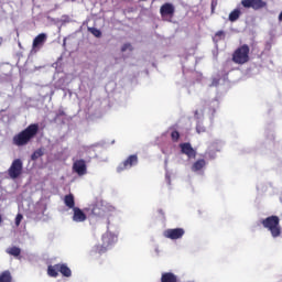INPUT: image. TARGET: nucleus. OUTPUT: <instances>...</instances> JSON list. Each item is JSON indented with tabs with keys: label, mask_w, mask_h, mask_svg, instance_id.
<instances>
[{
	"label": "nucleus",
	"mask_w": 282,
	"mask_h": 282,
	"mask_svg": "<svg viewBox=\"0 0 282 282\" xmlns=\"http://www.w3.org/2000/svg\"><path fill=\"white\" fill-rule=\"evenodd\" d=\"M197 113H198V111L196 110V111H195V116H197Z\"/></svg>",
	"instance_id": "34"
},
{
	"label": "nucleus",
	"mask_w": 282,
	"mask_h": 282,
	"mask_svg": "<svg viewBox=\"0 0 282 282\" xmlns=\"http://www.w3.org/2000/svg\"><path fill=\"white\" fill-rule=\"evenodd\" d=\"M21 221H23V215L18 214L15 217V226H21Z\"/></svg>",
	"instance_id": "27"
},
{
	"label": "nucleus",
	"mask_w": 282,
	"mask_h": 282,
	"mask_svg": "<svg viewBox=\"0 0 282 282\" xmlns=\"http://www.w3.org/2000/svg\"><path fill=\"white\" fill-rule=\"evenodd\" d=\"M73 171L74 173H77V175L79 176L87 175V163L85 162V160H76L73 163Z\"/></svg>",
	"instance_id": "9"
},
{
	"label": "nucleus",
	"mask_w": 282,
	"mask_h": 282,
	"mask_svg": "<svg viewBox=\"0 0 282 282\" xmlns=\"http://www.w3.org/2000/svg\"><path fill=\"white\" fill-rule=\"evenodd\" d=\"M88 32H90L93 36H96V39H100V36H102V32H100V30L97 28H88Z\"/></svg>",
	"instance_id": "24"
},
{
	"label": "nucleus",
	"mask_w": 282,
	"mask_h": 282,
	"mask_svg": "<svg viewBox=\"0 0 282 282\" xmlns=\"http://www.w3.org/2000/svg\"><path fill=\"white\" fill-rule=\"evenodd\" d=\"M23 174V161L21 159H15L12 161L9 170L8 175L11 180H19Z\"/></svg>",
	"instance_id": "5"
},
{
	"label": "nucleus",
	"mask_w": 282,
	"mask_h": 282,
	"mask_svg": "<svg viewBox=\"0 0 282 282\" xmlns=\"http://www.w3.org/2000/svg\"><path fill=\"white\" fill-rule=\"evenodd\" d=\"M279 21H282V12L279 14Z\"/></svg>",
	"instance_id": "33"
},
{
	"label": "nucleus",
	"mask_w": 282,
	"mask_h": 282,
	"mask_svg": "<svg viewBox=\"0 0 282 282\" xmlns=\"http://www.w3.org/2000/svg\"><path fill=\"white\" fill-rule=\"evenodd\" d=\"M127 50H133V46H131L130 43H126L121 47V52H127Z\"/></svg>",
	"instance_id": "29"
},
{
	"label": "nucleus",
	"mask_w": 282,
	"mask_h": 282,
	"mask_svg": "<svg viewBox=\"0 0 282 282\" xmlns=\"http://www.w3.org/2000/svg\"><path fill=\"white\" fill-rule=\"evenodd\" d=\"M212 12H215V2H212Z\"/></svg>",
	"instance_id": "31"
},
{
	"label": "nucleus",
	"mask_w": 282,
	"mask_h": 282,
	"mask_svg": "<svg viewBox=\"0 0 282 282\" xmlns=\"http://www.w3.org/2000/svg\"><path fill=\"white\" fill-rule=\"evenodd\" d=\"M158 213H159V215H161L162 217H164V210H163V209H159Z\"/></svg>",
	"instance_id": "30"
},
{
	"label": "nucleus",
	"mask_w": 282,
	"mask_h": 282,
	"mask_svg": "<svg viewBox=\"0 0 282 282\" xmlns=\"http://www.w3.org/2000/svg\"><path fill=\"white\" fill-rule=\"evenodd\" d=\"M177 275L173 272H163L161 274V282H177Z\"/></svg>",
	"instance_id": "16"
},
{
	"label": "nucleus",
	"mask_w": 282,
	"mask_h": 282,
	"mask_svg": "<svg viewBox=\"0 0 282 282\" xmlns=\"http://www.w3.org/2000/svg\"><path fill=\"white\" fill-rule=\"evenodd\" d=\"M240 17H241V10L235 9L229 13V21H231V23H235V21H238Z\"/></svg>",
	"instance_id": "20"
},
{
	"label": "nucleus",
	"mask_w": 282,
	"mask_h": 282,
	"mask_svg": "<svg viewBox=\"0 0 282 282\" xmlns=\"http://www.w3.org/2000/svg\"><path fill=\"white\" fill-rule=\"evenodd\" d=\"M39 135V123H31L12 139L14 147H28Z\"/></svg>",
	"instance_id": "1"
},
{
	"label": "nucleus",
	"mask_w": 282,
	"mask_h": 282,
	"mask_svg": "<svg viewBox=\"0 0 282 282\" xmlns=\"http://www.w3.org/2000/svg\"><path fill=\"white\" fill-rule=\"evenodd\" d=\"M231 61L236 63V65H246V63L250 61V46H248V44L239 46L234 52Z\"/></svg>",
	"instance_id": "3"
},
{
	"label": "nucleus",
	"mask_w": 282,
	"mask_h": 282,
	"mask_svg": "<svg viewBox=\"0 0 282 282\" xmlns=\"http://www.w3.org/2000/svg\"><path fill=\"white\" fill-rule=\"evenodd\" d=\"M109 246H111V236L108 234L102 236V245H96L93 247L90 254L96 256L99 254V257H102L109 250Z\"/></svg>",
	"instance_id": "6"
},
{
	"label": "nucleus",
	"mask_w": 282,
	"mask_h": 282,
	"mask_svg": "<svg viewBox=\"0 0 282 282\" xmlns=\"http://www.w3.org/2000/svg\"><path fill=\"white\" fill-rule=\"evenodd\" d=\"M160 14L161 17H173V14H175V6H173L171 2L164 3L160 8Z\"/></svg>",
	"instance_id": "14"
},
{
	"label": "nucleus",
	"mask_w": 282,
	"mask_h": 282,
	"mask_svg": "<svg viewBox=\"0 0 282 282\" xmlns=\"http://www.w3.org/2000/svg\"><path fill=\"white\" fill-rule=\"evenodd\" d=\"M137 164L138 154H131L117 166V173H122V171H127V169H132V166H137Z\"/></svg>",
	"instance_id": "7"
},
{
	"label": "nucleus",
	"mask_w": 282,
	"mask_h": 282,
	"mask_svg": "<svg viewBox=\"0 0 282 282\" xmlns=\"http://www.w3.org/2000/svg\"><path fill=\"white\" fill-rule=\"evenodd\" d=\"M196 131H197V133H205L206 132V128L198 123L196 126Z\"/></svg>",
	"instance_id": "28"
},
{
	"label": "nucleus",
	"mask_w": 282,
	"mask_h": 282,
	"mask_svg": "<svg viewBox=\"0 0 282 282\" xmlns=\"http://www.w3.org/2000/svg\"><path fill=\"white\" fill-rule=\"evenodd\" d=\"M84 212L90 213V217H94L95 219H104V217L107 215V207L102 205V203L96 202L95 204L85 208Z\"/></svg>",
	"instance_id": "4"
},
{
	"label": "nucleus",
	"mask_w": 282,
	"mask_h": 282,
	"mask_svg": "<svg viewBox=\"0 0 282 282\" xmlns=\"http://www.w3.org/2000/svg\"><path fill=\"white\" fill-rule=\"evenodd\" d=\"M226 37V33L224 31H217L215 34L216 41H223Z\"/></svg>",
	"instance_id": "26"
},
{
	"label": "nucleus",
	"mask_w": 282,
	"mask_h": 282,
	"mask_svg": "<svg viewBox=\"0 0 282 282\" xmlns=\"http://www.w3.org/2000/svg\"><path fill=\"white\" fill-rule=\"evenodd\" d=\"M260 223L263 226V228H265L267 230H269V232H271V237H273V239L281 237L282 228H281V218H279V216H274V215L269 216L264 219H261Z\"/></svg>",
	"instance_id": "2"
},
{
	"label": "nucleus",
	"mask_w": 282,
	"mask_h": 282,
	"mask_svg": "<svg viewBox=\"0 0 282 282\" xmlns=\"http://www.w3.org/2000/svg\"><path fill=\"white\" fill-rule=\"evenodd\" d=\"M45 153L43 152V149H37L35 150L32 155H31V160H33V162H35V160H39V158H43Z\"/></svg>",
	"instance_id": "23"
},
{
	"label": "nucleus",
	"mask_w": 282,
	"mask_h": 282,
	"mask_svg": "<svg viewBox=\"0 0 282 282\" xmlns=\"http://www.w3.org/2000/svg\"><path fill=\"white\" fill-rule=\"evenodd\" d=\"M3 224V217L0 214V225Z\"/></svg>",
	"instance_id": "32"
},
{
	"label": "nucleus",
	"mask_w": 282,
	"mask_h": 282,
	"mask_svg": "<svg viewBox=\"0 0 282 282\" xmlns=\"http://www.w3.org/2000/svg\"><path fill=\"white\" fill-rule=\"evenodd\" d=\"M73 221L76 224H82L83 221H87V214L80 207H75L73 209Z\"/></svg>",
	"instance_id": "13"
},
{
	"label": "nucleus",
	"mask_w": 282,
	"mask_h": 282,
	"mask_svg": "<svg viewBox=\"0 0 282 282\" xmlns=\"http://www.w3.org/2000/svg\"><path fill=\"white\" fill-rule=\"evenodd\" d=\"M0 282H12V273L6 270L0 273Z\"/></svg>",
	"instance_id": "21"
},
{
	"label": "nucleus",
	"mask_w": 282,
	"mask_h": 282,
	"mask_svg": "<svg viewBox=\"0 0 282 282\" xmlns=\"http://www.w3.org/2000/svg\"><path fill=\"white\" fill-rule=\"evenodd\" d=\"M64 204L67 208L74 210L76 208V200L74 199V194H67L64 196Z\"/></svg>",
	"instance_id": "15"
},
{
	"label": "nucleus",
	"mask_w": 282,
	"mask_h": 282,
	"mask_svg": "<svg viewBox=\"0 0 282 282\" xmlns=\"http://www.w3.org/2000/svg\"><path fill=\"white\" fill-rule=\"evenodd\" d=\"M45 41H47V34L45 33H40L35 36L32 44V52H39V50L45 45Z\"/></svg>",
	"instance_id": "10"
},
{
	"label": "nucleus",
	"mask_w": 282,
	"mask_h": 282,
	"mask_svg": "<svg viewBox=\"0 0 282 282\" xmlns=\"http://www.w3.org/2000/svg\"><path fill=\"white\" fill-rule=\"evenodd\" d=\"M171 140L172 142H180V131L173 130L171 132Z\"/></svg>",
	"instance_id": "25"
},
{
	"label": "nucleus",
	"mask_w": 282,
	"mask_h": 282,
	"mask_svg": "<svg viewBox=\"0 0 282 282\" xmlns=\"http://www.w3.org/2000/svg\"><path fill=\"white\" fill-rule=\"evenodd\" d=\"M180 149H181V153H183L184 155H187V158H196L197 152L195 151V149H193V145H191V143L186 142V143H181L180 144Z\"/></svg>",
	"instance_id": "12"
},
{
	"label": "nucleus",
	"mask_w": 282,
	"mask_h": 282,
	"mask_svg": "<svg viewBox=\"0 0 282 282\" xmlns=\"http://www.w3.org/2000/svg\"><path fill=\"white\" fill-rule=\"evenodd\" d=\"M57 265H58V272H61L63 276H66L67 279H69V276H72V269H69V267H67V264L57 263Z\"/></svg>",
	"instance_id": "17"
},
{
	"label": "nucleus",
	"mask_w": 282,
	"mask_h": 282,
	"mask_svg": "<svg viewBox=\"0 0 282 282\" xmlns=\"http://www.w3.org/2000/svg\"><path fill=\"white\" fill-rule=\"evenodd\" d=\"M47 274L48 276H53L54 279H56V276H58V263L54 265H48Z\"/></svg>",
	"instance_id": "19"
},
{
	"label": "nucleus",
	"mask_w": 282,
	"mask_h": 282,
	"mask_svg": "<svg viewBox=\"0 0 282 282\" xmlns=\"http://www.w3.org/2000/svg\"><path fill=\"white\" fill-rule=\"evenodd\" d=\"M184 229L183 228H175V229H166L164 231V237H166V239H182V237H184Z\"/></svg>",
	"instance_id": "11"
},
{
	"label": "nucleus",
	"mask_w": 282,
	"mask_h": 282,
	"mask_svg": "<svg viewBox=\"0 0 282 282\" xmlns=\"http://www.w3.org/2000/svg\"><path fill=\"white\" fill-rule=\"evenodd\" d=\"M204 166H206V160L199 159L192 165V171H194V173H197V171H202Z\"/></svg>",
	"instance_id": "18"
},
{
	"label": "nucleus",
	"mask_w": 282,
	"mask_h": 282,
	"mask_svg": "<svg viewBox=\"0 0 282 282\" xmlns=\"http://www.w3.org/2000/svg\"><path fill=\"white\" fill-rule=\"evenodd\" d=\"M241 6L245 8H252V10H261L268 6L263 0H241Z\"/></svg>",
	"instance_id": "8"
},
{
	"label": "nucleus",
	"mask_w": 282,
	"mask_h": 282,
	"mask_svg": "<svg viewBox=\"0 0 282 282\" xmlns=\"http://www.w3.org/2000/svg\"><path fill=\"white\" fill-rule=\"evenodd\" d=\"M7 254H10L11 257H21V248L19 247L8 248Z\"/></svg>",
	"instance_id": "22"
}]
</instances>
